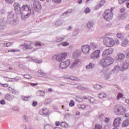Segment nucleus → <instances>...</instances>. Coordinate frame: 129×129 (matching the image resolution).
Here are the masks:
<instances>
[{"label":"nucleus","mask_w":129,"mask_h":129,"mask_svg":"<svg viewBox=\"0 0 129 129\" xmlns=\"http://www.w3.org/2000/svg\"><path fill=\"white\" fill-rule=\"evenodd\" d=\"M21 127L22 129H27V126L25 124L21 125Z\"/></svg>","instance_id":"obj_64"},{"label":"nucleus","mask_w":129,"mask_h":129,"mask_svg":"<svg viewBox=\"0 0 129 129\" xmlns=\"http://www.w3.org/2000/svg\"><path fill=\"white\" fill-rule=\"evenodd\" d=\"M78 63H79V60L77 59L72 63L71 66V68H74V67H76L77 65H78Z\"/></svg>","instance_id":"obj_27"},{"label":"nucleus","mask_w":129,"mask_h":129,"mask_svg":"<svg viewBox=\"0 0 129 129\" xmlns=\"http://www.w3.org/2000/svg\"><path fill=\"white\" fill-rule=\"evenodd\" d=\"M117 37L119 39H122V38H123V35H122V34L121 33H117Z\"/></svg>","instance_id":"obj_48"},{"label":"nucleus","mask_w":129,"mask_h":129,"mask_svg":"<svg viewBox=\"0 0 129 129\" xmlns=\"http://www.w3.org/2000/svg\"><path fill=\"white\" fill-rule=\"evenodd\" d=\"M84 12L85 14H89V13H90V9H89V8H86Z\"/></svg>","instance_id":"obj_50"},{"label":"nucleus","mask_w":129,"mask_h":129,"mask_svg":"<svg viewBox=\"0 0 129 129\" xmlns=\"http://www.w3.org/2000/svg\"><path fill=\"white\" fill-rule=\"evenodd\" d=\"M32 44H33L32 41H25L24 42V49L28 50V49H29V50H31V49H33V46H31Z\"/></svg>","instance_id":"obj_11"},{"label":"nucleus","mask_w":129,"mask_h":129,"mask_svg":"<svg viewBox=\"0 0 129 129\" xmlns=\"http://www.w3.org/2000/svg\"><path fill=\"white\" fill-rule=\"evenodd\" d=\"M63 23H64V21L63 20H57L55 24V27H59L60 26H61L63 24Z\"/></svg>","instance_id":"obj_23"},{"label":"nucleus","mask_w":129,"mask_h":129,"mask_svg":"<svg viewBox=\"0 0 129 129\" xmlns=\"http://www.w3.org/2000/svg\"><path fill=\"white\" fill-rule=\"evenodd\" d=\"M128 44V40H127V39L125 38L123 41V43H122V45L124 47L125 46H126Z\"/></svg>","instance_id":"obj_31"},{"label":"nucleus","mask_w":129,"mask_h":129,"mask_svg":"<svg viewBox=\"0 0 129 129\" xmlns=\"http://www.w3.org/2000/svg\"><path fill=\"white\" fill-rule=\"evenodd\" d=\"M93 25H94V22H93V21H89L87 23V28H88V29H91V28L93 27Z\"/></svg>","instance_id":"obj_21"},{"label":"nucleus","mask_w":129,"mask_h":129,"mask_svg":"<svg viewBox=\"0 0 129 129\" xmlns=\"http://www.w3.org/2000/svg\"><path fill=\"white\" fill-rule=\"evenodd\" d=\"M121 123V118L118 117L116 118L114 120V127H118Z\"/></svg>","instance_id":"obj_13"},{"label":"nucleus","mask_w":129,"mask_h":129,"mask_svg":"<svg viewBox=\"0 0 129 129\" xmlns=\"http://www.w3.org/2000/svg\"><path fill=\"white\" fill-rule=\"evenodd\" d=\"M102 3V0H101L100 4L97 5L95 7V10H98L99 9H100L101 7H102V5H101Z\"/></svg>","instance_id":"obj_38"},{"label":"nucleus","mask_w":129,"mask_h":129,"mask_svg":"<svg viewBox=\"0 0 129 129\" xmlns=\"http://www.w3.org/2000/svg\"><path fill=\"white\" fill-rule=\"evenodd\" d=\"M128 67H129L128 63H127V62L124 63L123 66V69H127L128 68Z\"/></svg>","instance_id":"obj_40"},{"label":"nucleus","mask_w":129,"mask_h":129,"mask_svg":"<svg viewBox=\"0 0 129 129\" xmlns=\"http://www.w3.org/2000/svg\"><path fill=\"white\" fill-rule=\"evenodd\" d=\"M64 40V38L63 37H56L55 38L56 42H57V43H59V42H62Z\"/></svg>","instance_id":"obj_35"},{"label":"nucleus","mask_w":129,"mask_h":129,"mask_svg":"<svg viewBox=\"0 0 129 129\" xmlns=\"http://www.w3.org/2000/svg\"><path fill=\"white\" fill-rule=\"evenodd\" d=\"M98 95H99V97L101 99H102L103 98H105V97H106V94H105V93L103 92L99 93Z\"/></svg>","instance_id":"obj_30"},{"label":"nucleus","mask_w":129,"mask_h":129,"mask_svg":"<svg viewBox=\"0 0 129 129\" xmlns=\"http://www.w3.org/2000/svg\"><path fill=\"white\" fill-rule=\"evenodd\" d=\"M117 57L119 60H123L125 56H124V54H123V53H119L117 55Z\"/></svg>","instance_id":"obj_29"},{"label":"nucleus","mask_w":129,"mask_h":129,"mask_svg":"<svg viewBox=\"0 0 129 129\" xmlns=\"http://www.w3.org/2000/svg\"><path fill=\"white\" fill-rule=\"evenodd\" d=\"M93 87L94 89L96 90H100L101 88H102V86L101 85H99L98 84L94 85Z\"/></svg>","instance_id":"obj_24"},{"label":"nucleus","mask_w":129,"mask_h":129,"mask_svg":"<svg viewBox=\"0 0 129 129\" xmlns=\"http://www.w3.org/2000/svg\"><path fill=\"white\" fill-rule=\"evenodd\" d=\"M123 98V94L121 93H119L117 95V99H120V98Z\"/></svg>","instance_id":"obj_36"},{"label":"nucleus","mask_w":129,"mask_h":129,"mask_svg":"<svg viewBox=\"0 0 129 129\" xmlns=\"http://www.w3.org/2000/svg\"><path fill=\"white\" fill-rule=\"evenodd\" d=\"M113 9L112 8L111 9H107L104 12L103 17L105 21L110 22V21L112 20L113 18Z\"/></svg>","instance_id":"obj_4"},{"label":"nucleus","mask_w":129,"mask_h":129,"mask_svg":"<svg viewBox=\"0 0 129 129\" xmlns=\"http://www.w3.org/2000/svg\"><path fill=\"white\" fill-rule=\"evenodd\" d=\"M32 60L34 61V62H35V63H38V64H41V63H42V61L40 60L32 59Z\"/></svg>","instance_id":"obj_51"},{"label":"nucleus","mask_w":129,"mask_h":129,"mask_svg":"<svg viewBox=\"0 0 129 129\" xmlns=\"http://www.w3.org/2000/svg\"><path fill=\"white\" fill-rule=\"evenodd\" d=\"M30 98H31L30 96H23L22 97V99H23V100H25V101H28L29 100V99H30Z\"/></svg>","instance_id":"obj_41"},{"label":"nucleus","mask_w":129,"mask_h":129,"mask_svg":"<svg viewBox=\"0 0 129 129\" xmlns=\"http://www.w3.org/2000/svg\"><path fill=\"white\" fill-rule=\"evenodd\" d=\"M0 85H2L3 87H9V84H2L0 83Z\"/></svg>","instance_id":"obj_57"},{"label":"nucleus","mask_w":129,"mask_h":129,"mask_svg":"<svg viewBox=\"0 0 129 129\" xmlns=\"http://www.w3.org/2000/svg\"><path fill=\"white\" fill-rule=\"evenodd\" d=\"M5 1L8 4H13V3H14V2H15V0H5Z\"/></svg>","instance_id":"obj_55"},{"label":"nucleus","mask_w":129,"mask_h":129,"mask_svg":"<svg viewBox=\"0 0 129 129\" xmlns=\"http://www.w3.org/2000/svg\"><path fill=\"white\" fill-rule=\"evenodd\" d=\"M70 63L71 62L70 60H67L65 61L61 62L59 64V68L61 69H66V68H68L69 67Z\"/></svg>","instance_id":"obj_8"},{"label":"nucleus","mask_w":129,"mask_h":129,"mask_svg":"<svg viewBox=\"0 0 129 129\" xmlns=\"http://www.w3.org/2000/svg\"><path fill=\"white\" fill-rule=\"evenodd\" d=\"M6 28V21L5 20H0V31H3L5 30Z\"/></svg>","instance_id":"obj_18"},{"label":"nucleus","mask_w":129,"mask_h":129,"mask_svg":"<svg viewBox=\"0 0 129 129\" xmlns=\"http://www.w3.org/2000/svg\"><path fill=\"white\" fill-rule=\"evenodd\" d=\"M104 45L106 47H113V39L110 37H105L103 39Z\"/></svg>","instance_id":"obj_6"},{"label":"nucleus","mask_w":129,"mask_h":129,"mask_svg":"<svg viewBox=\"0 0 129 129\" xmlns=\"http://www.w3.org/2000/svg\"><path fill=\"white\" fill-rule=\"evenodd\" d=\"M38 73H40V75H43V77H44V78H48V77H47V74L44 72L42 70H38L37 71Z\"/></svg>","instance_id":"obj_26"},{"label":"nucleus","mask_w":129,"mask_h":129,"mask_svg":"<svg viewBox=\"0 0 129 129\" xmlns=\"http://www.w3.org/2000/svg\"><path fill=\"white\" fill-rule=\"evenodd\" d=\"M14 8L16 12H17V13H21L22 12L23 7H20V4H19V3H15L14 5Z\"/></svg>","instance_id":"obj_16"},{"label":"nucleus","mask_w":129,"mask_h":129,"mask_svg":"<svg viewBox=\"0 0 129 129\" xmlns=\"http://www.w3.org/2000/svg\"><path fill=\"white\" fill-rule=\"evenodd\" d=\"M23 118L26 121H28V116H27V115H25L23 116Z\"/></svg>","instance_id":"obj_58"},{"label":"nucleus","mask_w":129,"mask_h":129,"mask_svg":"<svg viewBox=\"0 0 129 129\" xmlns=\"http://www.w3.org/2000/svg\"><path fill=\"white\" fill-rule=\"evenodd\" d=\"M76 101H78V102H82V101H83L82 98H81L79 97H76Z\"/></svg>","instance_id":"obj_47"},{"label":"nucleus","mask_w":129,"mask_h":129,"mask_svg":"<svg viewBox=\"0 0 129 129\" xmlns=\"http://www.w3.org/2000/svg\"><path fill=\"white\" fill-rule=\"evenodd\" d=\"M81 54V50L78 49L76 50L73 54V58H77L79 57Z\"/></svg>","instance_id":"obj_17"},{"label":"nucleus","mask_w":129,"mask_h":129,"mask_svg":"<svg viewBox=\"0 0 129 129\" xmlns=\"http://www.w3.org/2000/svg\"><path fill=\"white\" fill-rule=\"evenodd\" d=\"M11 80H9V82H13L14 81H19L20 80V78L19 77H16L15 78L11 79Z\"/></svg>","instance_id":"obj_33"},{"label":"nucleus","mask_w":129,"mask_h":129,"mask_svg":"<svg viewBox=\"0 0 129 129\" xmlns=\"http://www.w3.org/2000/svg\"><path fill=\"white\" fill-rule=\"evenodd\" d=\"M0 103L1 104H2V105H5V104H6V101L5 100H1L0 101Z\"/></svg>","instance_id":"obj_56"},{"label":"nucleus","mask_w":129,"mask_h":129,"mask_svg":"<svg viewBox=\"0 0 129 129\" xmlns=\"http://www.w3.org/2000/svg\"><path fill=\"white\" fill-rule=\"evenodd\" d=\"M13 45V43L12 42H8L6 43V47H10Z\"/></svg>","instance_id":"obj_62"},{"label":"nucleus","mask_w":129,"mask_h":129,"mask_svg":"<svg viewBox=\"0 0 129 129\" xmlns=\"http://www.w3.org/2000/svg\"><path fill=\"white\" fill-rule=\"evenodd\" d=\"M110 78V76L108 74H106L105 75V79H109Z\"/></svg>","instance_id":"obj_61"},{"label":"nucleus","mask_w":129,"mask_h":129,"mask_svg":"<svg viewBox=\"0 0 129 129\" xmlns=\"http://www.w3.org/2000/svg\"><path fill=\"white\" fill-rule=\"evenodd\" d=\"M94 129H102V126L100 124H96L95 128Z\"/></svg>","instance_id":"obj_46"},{"label":"nucleus","mask_w":129,"mask_h":129,"mask_svg":"<svg viewBox=\"0 0 129 129\" xmlns=\"http://www.w3.org/2000/svg\"><path fill=\"white\" fill-rule=\"evenodd\" d=\"M90 48L93 49V50H95V49H97V47H98V45H97V43L92 42L90 43V45L89 46Z\"/></svg>","instance_id":"obj_20"},{"label":"nucleus","mask_w":129,"mask_h":129,"mask_svg":"<svg viewBox=\"0 0 129 129\" xmlns=\"http://www.w3.org/2000/svg\"><path fill=\"white\" fill-rule=\"evenodd\" d=\"M73 10L72 9H69L67 11H66V12H64L62 15H67V14H71V13H72Z\"/></svg>","instance_id":"obj_42"},{"label":"nucleus","mask_w":129,"mask_h":129,"mask_svg":"<svg viewBox=\"0 0 129 129\" xmlns=\"http://www.w3.org/2000/svg\"><path fill=\"white\" fill-rule=\"evenodd\" d=\"M8 20L7 22L9 25L11 26H17L19 24V21L17 19L14 18V12L10 11L8 13Z\"/></svg>","instance_id":"obj_3"},{"label":"nucleus","mask_w":129,"mask_h":129,"mask_svg":"<svg viewBox=\"0 0 129 129\" xmlns=\"http://www.w3.org/2000/svg\"><path fill=\"white\" fill-rule=\"evenodd\" d=\"M77 89H79L80 90H84V89H85L86 90H88V88H85L84 87L80 86L77 87Z\"/></svg>","instance_id":"obj_34"},{"label":"nucleus","mask_w":129,"mask_h":129,"mask_svg":"<svg viewBox=\"0 0 129 129\" xmlns=\"http://www.w3.org/2000/svg\"><path fill=\"white\" fill-rule=\"evenodd\" d=\"M81 50L84 54H88L90 51V46L87 44L82 45Z\"/></svg>","instance_id":"obj_10"},{"label":"nucleus","mask_w":129,"mask_h":129,"mask_svg":"<svg viewBox=\"0 0 129 129\" xmlns=\"http://www.w3.org/2000/svg\"><path fill=\"white\" fill-rule=\"evenodd\" d=\"M5 98L8 101H12L15 98V96L10 93H7L5 95Z\"/></svg>","instance_id":"obj_15"},{"label":"nucleus","mask_w":129,"mask_h":129,"mask_svg":"<svg viewBox=\"0 0 129 129\" xmlns=\"http://www.w3.org/2000/svg\"><path fill=\"white\" fill-rule=\"evenodd\" d=\"M78 108H82V109H84L85 108L86 106L84 104H80L78 105Z\"/></svg>","instance_id":"obj_44"},{"label":"nucleus","mask_w":129,"mask_h":129,"mask_svg":"<svg viewBox=\"0 0 129 129\" xmlns=\"http://www.w3.org/2000/svg\"><path fill=\"white\" fill-rule=\"evenodd\" d=\"M8 52H12V53H15V52H20L19 50H16V49H11L8 50Z\"/></svg>","instance_id":"obj_54"},{"label":"nucleus","mask_w":129,"mask_h":129,"mask_svg":"<svg viewBox=\"0 0 129 129\" xmlns=\"http://www.w3.org/2000/svg\"><path fill=\"white\" fill-rule=\"evenodd\" d=\"M73 10L72 9H69L67 11H66V12H64L62 15H67V14H71V13H72Z\"/></svg>","instance_id":"obj_43"},{"label":"nucleus","mask_w":129,"mask_h":129,"mask_svg":"<svg viewBox=\"0 0 129 129\" xmlns=\"http://www.w3.org/2000/svg\"><path fill=\"white\" fill-rule=\"evenodd\" d=\"M86 69H93L94 68V64L92 62H90L89 64L87 65L86 67Z\"/></svg>","instance_id":"obj_25"},{"label":"nucleus","mask_w":129,"mask_h":129,"mask_svg":"<svg viewBox=\"0 0 129 129\" xmlns=\"http://www.w3.org/2000/svg\"><path fill=\"white\" fill-rule=\"evenodd\" d=\"M125 12V8H122L120 9V12L122 14V13H124Z\"/></svg>","instance_id":"obj_60"},{"label":"nucleus","mask_w":129,"mask_h":129,"mask_svg":"<svg viewBox=\"0 0 129 129\" xmlns=\"http://www.w3.org/2000/svg\"><path fill=\"white\" fill-rule=\"evenodd\" d=\"M39 113L41 115H44L45 116L48 115L49 113V110L47 108H44L40 110Z\"/></svg>","instance_id":"obj_14"},{"label":"nucleus","mask_w":129,"mask_h":129,"mask_svg":"<svg viewBox=\"0 0 129 129\" xmlns=\"http://www.w3.org/2000/svg\"><path fill=\"white\" fill-rule=\"evenodd\" d=\"M68 79H70L71 80H73L74 81H79L80 79H79V78H77L76 77H73L72 76L71 77H68Z\"/></svg>","instance_id":"obj_28"},{"label":"nucleus","mask_w":129,"mask_h":129,"mask_svg":"<svg viewBox=\"0 0 129 129\" xmlns=\"http://www.w3.org/2000/svg\"><path fill=\"white\" fill-rule=\"evenodd\" d=\"M129 126V118L125 119L122 123V127H127Z\"/></svg>","instance_id":"obj_19"},{"label":"nucleus","mask_w":129,"mask_h":129,"mask_svg":"<svg viewBox=\"0 0 129 129\" xmlns=\"http://www.w3.org/2000/svg\"><path fill=\"white\" fill-rule=\"evenodd\" d=\"M99 54H100V50H96L91 54V59H97L99 58Z\"/></svg>","instance_id":"obj_12"},{"label":"nucleus","mask_w":129,"mask_h":129,"mask_svg":"<svg viewBox=\"0 0 129 129\" xmlns=\"http://www.w3.org/2000/svg\"><path fill=\"white\" fill-rule=\"evenodd\" d=\"M22 14L21 19L22 20H26L31 14V8L30 6L25 5L22 6L21 12H20Z\"/></svg>","instance_id":"obj_2"},{"label":"nucleus","mask_w":129,"mask_h":129,"mask_svg":"<svg viewBox=\"0 0 129 129\" xmlns=\"http://www.w3.org/2000/svg\"><path fill=\"white\" fill-rule=\"evenodd\" d=\"M89 101L91 103H94V102H95V99L92 97H91L90 99H89Z\"/></svg>","instance_id":"obj_49"},{"label":"nucleus","mask_w":129,"mask_h":129,"mask_svg":"<svg viewBox=\"0 0 129 129\" xmlns=\"http://www.w3.org/2000/svg\"><path fill=\"white\" fill-rule=\"evenodd\" d=\"M61 46L63 47H67V46H69V43L67 42H63L61 43Z\"/></svg>","instance_id":"obj_39"},{"label":"nucleus","mask_w":129,"mask_h":129,"mask_svg":"<svg viewBox=\"0 0 129 129\" xmlns=\"http://www.w3.org/2000/svg\"><path fill=\"white\" fill-rule=\"evenodd\" d=\"M112 53H113V49L109 48L105 49L103 51L101 58L99 62V65L103 68H106L113 64V58H112Z\"/></svg>","instance_id":"obj_1"},{"label":"nucleus","mask_w":129,"mask_h":129,"mask_svg":"<svg viewBox=\"0 0 129 129\" xmlns=\"http://www.w3.org/2000/svg\"><path fill=\"white\" fill-rule=\"evenodd\" d=\"M75 105V102H74L73 100H71L70 101L69 106L71 107H73Z\"/></svg>","instance_id":"obj_37"},{"label":"nucleus","mask_w":129,"mask_h":129,"mask_svg":"<svg viewBox=\"0 0 129 129\" xmlns=\"http://www.w3.org/2000/svg\"><path fill=\"white\" fill-rule=\"evenodd\" d=\"M50 127H51V125H45L44 126V129H49Z\"/></svg>","instance_id":"obj_63"},{"label":"nucleus","mask_w":129,"mask_h":129,"mask_svg":"<svg viewBox=\"0 0 129 129\" xmlns=\"http://www.w3.org/2000/svg\"><path fill=\"white\" fill-rule=\"evenodd\" d=\"M54 4H61V0H52Z\"/></svg>","instance_id":"obj_53"},{"label":"nucleus","mask_w":129,"mask_h":129,"mask_svg":"<svg viewBox=\"0 0 129 129\" xmlns=\"http://www.w3.org/2000/svg\"><path fill=\"white\" fill-rule=\"evenodd\" d=\"M67 57V53L63 52L59 54H55L52 56V60H55L58 62H61L64 61Z\"/></svg>","instance_id":"obj_5"},{"label":"nucleus","mask_w":129,"mask_h":129,"mask_svg":"<svg viewBox=\"0 0 129 129\" xmlns=\"http://www.w3.org/2000/svg\"><path fill=\"white\" fill-rule=\"evenodd\" d=\"M33 8L35 12H39L41 10V4L37 1H34L33 3Z\"/></svg>","instance_id":"obj_9"},{"label":"nucleus","mask_w":129,"mask_h":129,"mask_svg":"<svg viewBox=\"0 0 129 129\" xmlns=\"http://www.w3.org/2000/svg\"><path fill=\"white\" fill-rule=\"evenodd\" d=\"M8 90H9V92L13 93V94L16 95L18 93V91H17V90L16 89H15L14 88H13L11 87H9L8 88Z\"/></svg>","instance_id":"obj_22"},{"label":"nucleus","mask_w":129,"mask_h":129,"mask_svg":"<svg viewBox=\"0 0 129 129\" xmlns=\"http://www.w3.org/2000/svg\"><path fill=\"white\" fill-rule=\"evenodd\" d=\"M114 112H120V113H124L126 112V109L125 108H123V107L120 105H117L114 107Z\"/></svg>","instance_id":"obj_7"},{"label":"nucleus","mask_w":129,"mask_h":129,"mask_svg":"<svg viewBox=\"0 0 129 129\" xmlns=\"http://www.w3.org/2000/svg\"><path fill=\"white\" fill-rule=\"evenodd\" d=\"M32 105L35 107V106H37V105H38V102H37V101H34L32 102Z\"/></svg>","instance_id":"obj_59"},{"label":"nucleus","mask_w":129,"mask_h":129,"mask_svg":"<svg viewBox=\"0 0 129 129\" xmlns=\"http://www.w3.org/2000/svg\"><path fill=\"white\" fill-rule=\"evenodd\" d=\"M24 78H26V79H32V78H33V77L29 75H24Z\"/></svg>","instance_id":"obj_45"},{"label":"nucleus","mask_w":129,"mask_h":129,"mask_svg":"<svg viewBox=\"0 0 129 129\" xmlns=\"http://www.w3.org/2000/svg\"><path fill=\"white\" fill-rule=\"evenodd\" d=\"M37 93H40V96H42V97L45 96V92L44 91L39 90L37 91Z\"/></svg>","instance_id":"obj_32"},{"label":"nucleus","mask_w":129,"mask_h":129,"mask_svg":"<svg viewBox=\"0 0 129 129\" xmlns=\"http://www.w3.org/2000/svg\"><path fill=\"white\" fill-rule=\"evenodd\" d=\"M78 35V31H77V30H75L73 32V36L76 37V36H77Z\"/></svg>","instance_id":"obj_52"}]
</instances>
